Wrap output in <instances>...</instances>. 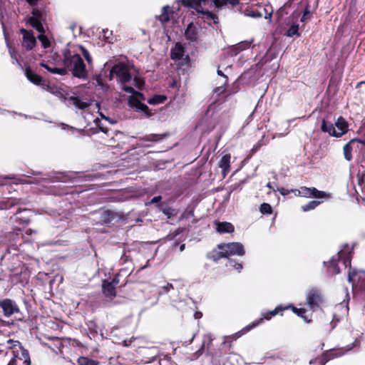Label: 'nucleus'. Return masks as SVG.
I'll return each mask as SVG.
<instances>
[{
	"label": "nucleus",
	"instance_id": "f257e3e1",
	"mask_svg": "<svg viewBox=\"0 0 365 365\" xmlns=\"http://www.w3.org/2000/svg\"><path fill=\"white\" fill-rule=\"evenodd\" d=\"M63 63L66 74L71 71L74 77L85 79L88 76L86 65L76 49L66 48L63 51Z\"/></svg>",
	"mask_w": 365,
	"mask_h": 365
},
{
	"label": "nucleus",
	"instance_id": "f03ea898",
	"mask_svg": "<svg viewBox=\"0 0 365 365\" xmlns=\"http://www.w3.org/2000/svg\"><path fill=\"white\" fill-rule=\"evenodd\" d=\"M123 90L127 93H131L128 98V104L133 110L140 112L148 116L149 108L143 103L145 100V96L138 91L134 90L132 86H124Z\"/></svg>",
	"mask_w": 365,
	"mask_h": 365
},
{
	"label": "nucleus",
	"instance_id": "7ed1b4c3",
	"mask_svg": "<svg viewBox=\"0 0 365 365\" xmlns=\"http://www.w3.org/2000/svg\"><path fill=\"white\" fill-rule=\"evenodd\" d=\"M321 130L324 133H328L331 136L340 138L347 133L348 123L342 117H339L334 124L323 120L321 125Z\"/></svg>",
	"mask_w": 365,
	"mask_h": 365
},
{
	"label": "nucleus",
	"instance_id": "20e7f679",
	"mask_svg": "<svg viewBox=\"0 0 365 365\" xmlns=\"http://www.w3.org/2000/svg\"><path fill=\"white\" fill-rule=\"evenodd\" d=\"M115 76L122 88L132 80V76L129 73L127 66L123 63L116 64L112 67L109 74V79L112 80Z\"/></svg>",
	"mask_w": 365,
	"mask_h": 365
},
{
	"label": "nucleus",
	"instance_id": "39448f33",
	"mask_svg": "<svg viewBox=\"0 0 365 365\" xmlns=\"http://www.w3.org/2000/svg\"><path fill=\"white\" fill-rule=\"evenodd\" d=\"M218 248L221 250L219 255L222 257H229L232 255L242 256L245 254L244 247L240 242L219 245Z\"/></svg>",
	"mask_w": 365,
	"mask_h": 365
},
{
	"label": "nucleus",
	"instance_id": "423d86ee",
	"mask_svg": "<svg viewBox=\"0 0 365 365\" xmlns=\"http://www.w3.org/2000/svg\"><path fill=\"white\" fill-rule=\"evenodd\" d=\"M292 193L295 196L315 198H331L330 194L317 190L315 187H301L299 189H292Z\"/></svg>",
	"mask_w": 365,
	"mask_h": 365
},
{
	"label": "nucleus",
	"instance_id": "0eeeda50",
	"mask_svg": "<svg viewBox=\"0 0 365 365\" xmlns=\"http://www.w3.org/2000/svg\"><path fill=\"white\" fill-rule=\"evenodd\" d=\"M348 281L352 284L353 288L354 287H365V272H356L350 267L348 272Z\"/></svg>",
	"mask_w": 365,
	"mask_h": 365
},
{
	"label": "nucleus",
	"instance_id": "6e6552de",
	"mask_svg": "<svg viewBox=\"0 0 365 365\" xmlns=\"http://www.w3.org/2000/svg\"><path fill=\"white\" fill-rule=\"evenodd\" d=\"M362 144L365 145V141L361 140L358 138H353L351 140H349L346 144L344 145L343 148V153L344 158L347 161H351L352 160V154L351 151L354 148L358 149L359 148V145Z\"/></svg>",
	"mask_w": 365,
	"mask_h": 365
},
{
	"label": "nucleus",
	"instance_id": "1a4fd4ad",
	"mask_svg": "<svg viewBox=\"0 0 365 365\" xmlns=\"http://www.w3.org/2000/svg\"><path fill=\"white\" fill-rule=\"evenodd\" d=\"M176 15H178V14H175L173 11H171L168 6H165L162 9L161 14L159 16H158V19L161 23H165L170 21H172L175 23H178L180 21H181L183 23L185 21H190L189 19H185V17L182 18L181 20L176 19Z\"/></svg>",
	"mask_w": 365,
	"mask_h": 365
},
{
	"label": "nucleus",
	"instance_id": "9d476101",
	"mask_svg": "<svg viewBox=\"0 0 365 365\" xmlns=\"http://www.w3.org/2000/svg\"><path fill=\"white\" fill-rule=\"evenodd\" d=\"M0 307L2 309L4 314L9 317L15 313L19 312V309L16 302L10 299H5L0 302Z\"/></svg>",
	"mask_w": 365,
	"mask_h": 365
},
{
	"label": "nucleus",
	"instance_id": "9b49d317",
	"mask_svg": "<svg viewBox=\"0 0 365 365\" xmlns=\"http://www.w3.org/2000/svg\"><path fill=\"white\" fill-rule=\"evenodd\" d=\"M21 33L23 34L22 46L26 50H31L36 43V40L33 32L21 29Z\"/></svg>",
	"mask_w": 365,
	"mask_h": 365
},
{
	"label": "nucleus",
	"instance_id": "f8f14e48",
	"mask_svg": "<svg viewBox=\"0 0 365 365\" xmlns=\"http://www.w3.org/2000/svg\"><path fill=\"white\" fill-rule=\"evenodd\" d=\"M171 58L173 60H185L189 58L188 54L186 53L185 48L180 43H177L170 51Z\"/></svg>",
	"mask_w": 365,
	"mask_h": 365
},
{
	"label": "nucleus",
	"instance_id": "ddd939ff",
	"mask_svg": "<svg viewBox=\"0 0 365 365\" xmlns=\"http://www.w3.org/2000/svg\"><path fill=\"white\" fill-rule=\"evenodd\" d=\"M320 301V294L316 289L311 290L307 295V302L310 309L314 311L318 307V303Z\"/></svg>",
	"mask_w": 365,
	"mask_h": 365
},
{
	"label": "nucleus",
	"instance_id": "4468645a",
	"mask_svg": "<svg viewBox=\"0 0 365 365\" xmlns=\"http://www.w3.org/2000/svg\"><path fill=\"white\" fill-rule=\"evenodd\" d=\"M351 249L346 245L337 254V259L343 262L344 265L346 267L351 264Z\"/></svg>",
	"mask_w": 365,
	"mask_h": 365
},
{
	"label": "nucleus",
	"instance_id": "2eb2a0df",
	"mask_svg": "<svg viewBox=\"0 0 365 365\" xmlns=\"http://www.w3.org/2000/svg\"><path fill=\"white\" fill-rule=\"evenodd\" d=\"M46 16V11L34 9L28 23H41L46 21H47Z\"/></svg>",
	"mask_w": 365,
	"mask_h": 365
},
{
	"label": "nucleus",
	"instance_id": "dca6fc26",
	"mask_svg": "<svg viewBox=\"0 0 365 365\" xmlns=\"http://www.w3.org/2000/svg\"><path fill=\"white\" fill-rule=\"evenodd\" d=\"M103 293L106 297L113 299L116 295L115 288L112 282L105 280L102 284Z\"/></svg>",
	"mask_w": 365,
	"mask_h": 365
},
{
	"label": "nucleus",
	"instance_id": "f3484780",
	"mask_svg": "<svg viewBox=\"0 0 365 365\" xmlns=\"http://www.w3.org/2000/svg\"><path fill=\"white\" fill-rule=\"evenodd\" d=\"M230 159H231L230 154H225L222 157V158L219 163V166L222 170V174H223L224 177H225L226 175L230 171Z\"/></svg>",
	"mask_w": 365,
	"mask_h": 365
},
{
	"label": "nucleus",
	"instance_id": "a211bd4d",
	"mask_svg": "<svg viewBox=\"0 0 365 365\" xmlns=\"http://www.w3.org/2000/svg\"><path fill=\"white\" fill-rule=\"evenodd\" d=\"M216 225V230L220 233H231L235 230L232 224L227 222H217Z\"/></svg>",
	"mask_w": 365,
	"mask_h": 365
},
{
	"label": "nucleus",
	"instance_id": "6ab92c4d",
	"mask_svg": "<svg viewBox=\"0 0 365 365\" xmlns=\"http://www.w3.org/2000/svg\"><path fill=\"white\" fill-rule=\"evenodd\" d=\"M185 38L191 41H194L197 38V29L195 24H187V27L185 31Z\"/></svg>",
	"mask_w": 365,
	"mask_h": 365
},
{
	"label": "nucleus",
	"instance_id": "aec40b11",
	"mask_svg": "<svg viewBox=\"0 0 365 365\" xmlns=\"http://www.w3.org/2000/svg\"><path fill=\"white\" fill-rule=\"evenodd\" d=\"M252 42L248 41H245L240 42L239 43H237L236 45L233 46L230 50L232 55H237L240 52L242 51L243 50H245L248 48Z\"/></svg>",
	"mask_w": 365,
	"mask_h": 365
},
{
	"label": "nucleus",
	"instance_id": "412c9836",
	"mask_svg": "<svg viewBox=\"0 0 365 365\" xmlns=\"http://www.w3.org/2000/svg\"><path fill=\"white\" fill-rule=\"evenodd\" d=\"M41 66L46 68L48 71L53 74H58L60 76L66 75V68H56V67H51L47 63L42 62L40 63Z\"/></svg>",
	"mask_w": 365,
	"mask_h": 365
},
{
	"label": "nucleus",
	"instance_id": "4be33fe9",
	"mask_svg": "<svg viewBox=\"0 0 365 365\" xmlns=\"http://www.w3.org/2000/svg\"><path fill=\"white\" fill-rule=\"evenodd\" d=\"M68 101L76 108L82 110L86 109L90 105L88 103L83 101L79 98L74 96L69 98Z\"/></svg>",
	"mask_w": 365,
	"mask_h": 365
},
{
	"label": "nucleus",
	"instance_id": "5701e85b",
	"mask_svg": "<svg viewBox=\"0 0 365 365\" xmlns=\"http://www.w3.org/2000/svg\"><path fill=\"white\" fill-rule=\"evenodd\" d=\"M26 78L33 83L38 85L41 82V78L38 75L34 73L30 68H26L25 71Z\"/></svg>",
	"mask_w": 365,
	"mask_h": 365
},
{
	"label": "nucleus",
	"instance_id": "b1692460",
	"mask_svg": "<svg viewBox=\"0 0 365 365\" xmlns=\"http://www.w3.org/2000/svg\"><path fill=\"white\" fill-rule=\"evenodd\" d=\"M72 50L76 49L77 51V53L78 51H81L83 57L85 58L86 61H87L88 65H91L92 63V57L91 56L89 52L82 46H73L71 48Z\"/></svg>",
	"mask_w": 365,
	"mask_h": 365
},
{
	"label": "nucleus",
	"instance_id": "393cba45",
	"mask_svg": "<svg viewBox=\"0 0 365 365\" xmlns=\"http://www.w3.org/2000/svg\"><path fill=\"white\" fill-rule=\"evenodd\" d=\"M271 318H272V317L270 316V314H268V312L262 313V317L259 319L256 320V321L253 322L252 324L247 325L245 329H246L247 331H249L252 329H253L255 327H257V325H259L264 319L269 320Z\"/></svg>",
	"mask_w": 365,
	"mask_h": 365
},
{
	"label": "nucleus",
	"instance_id": "a878e982",
	"mask_svg": "<svg viewBox=\"0 0 365 365\" xmlns=\"http://www.w3.org/2000/svg\"><path fill=\"white\" fill-rule=\"evenodd\" d=\"M293 312L297 314L298 316L301 317L304 319L306 322H311V318L309 315L307 314V311L304 309H297L294 307H292Z\"/></svg>",
	"mask_w": 365,
	"mask_h": 365
},
{
	"label": "nucleus",
	"instance_id": "bb28decb",
	"mask_svg": "<svg viewBox=\"0 0 365 365\" xmlns=\"http://www.w3.org/2000/svg\"><path fill=\"white\" fill-rule=\"evenodd\" d=\"M166 100V97L163 95H155L148 100V103L150 105H157L163 103Z\"/></svg>",
	"mask_w": 365,
	"mask_h": 365
},
{
	"label": "nucleus",
	"instance_id": "cd10ccee",
	"mask_svg": "<svg viewBox=\"0 0 365 365\" xmlns=\"http://www.w3.org/2000/svg\"><path fill=\"white\" fill-rule=\"evenodd\" d=\"M19 359L24 361L23 365H31V364L29 353L28 350H26L24 347H21V356Z\"/></svg>",
	"mask_w": 365,
	"mask_h": 365
},
{
	"label": "nucleus",
	"instance_id": "c85d7f7f",
	"mask_svg": "<svg viewBox=\"0 0 365 365\" xmlns=\"http://www.w3.org/2000/svg\"><path fill=\"white\" fill-rule=\"evenodd\" d=\"M299 25L298 24H292L291 27L286 31L284 34L285 36L288 37H293L294 36H299Z\"/></svg>",
	"mask_w": 365,
	"mask_h": 365
},
{
	"label": "nucleus",
	"instance_id": "c756f323",
	"mask_svg": "<svg viewBox=\"0 0 365 365\" xmlns=\"http://www.w3.org/2000/svg\"><path fill=\"white\" fill-rule=\"evenodd\" d=\"M319 204H320L319 201L312 200V201H310L309 203H307L304 205H302V210L304 212H307V211L315 209Z\"/></svg>",
	"mask_w": 365,
	"mask_h": 365
},
{
	"label": "nucleus",
	"instance_id": "7c9ffc66",
	"mask_svg": "<svg viewBox=\"0 0 365 365\" xmlns=\"http://www.w3.org/2000/svg\"><path fill=\"white\" fill-rule=\"evenodd\" d=\"M46 90L48 92H50L54 95H56L59 97L63 96L62 90L55 86H48L46 88Z\"/></svg>",
	"mask_w": 365,
	"mask_h": 365
},
{
	"label": "nucleus",
	"instance_id": "2f4dec72",
	"mask_svg": "<svg viewBox=\"0 0 365 365\" xmlns=\"http://www.w3.org/2000/svg\"><path fill=\"white\" fill-rule=\"evenodd\" d=\"M79 365H97L95 361L88 359L87 357H80L78 359Z\"/></svg>",
	"mask_w": 365,
	"mask_h": 365
},
{
	"label": "nucleus",
	"instance_id": "473e14b6",
	"mask_svg": "<svg viewBox=\"0 0 365 365\" xmlns=\"http://www.w3.org/2000/svg\"><path fill=\"white\" fill-rule=\"evenodd\" d=\"M329 263V267L331 270L333 274H338V273H339V269L338 265L336 264V259L333 257L330 260V262Z\"/></svg>",
	"mask_w": 365,
	"mask_h": 365
},
{
	"label": "nucleus",
	"instance_id": "72a5a7b5",
	"mask_svg": "<svg viewBox=\"0 0 365 365\" xmlns=\"http://www.w3.org/2000/svg\"><path fill=\"white\" fill-rule=\"evenodd\" d=\"M38 38L44 48H48L50 46L51 43L46 36L41 34L38 35Z\"/></svg>",
	"mask_w": 365,
	"mask_h": 365
},
{
	"label": "nucleus",
	"instance_id": "f704fd0d",
	"mask_svg": "<svg viewBox=\"0 0 365 365\" xmlns=\"http://www.w3.org/2000/svg\"><path fill=\"white\" fill-rule=\"evenodd\" d=\"M272 211V207L268 203H262L260 206V212L262 214H271Z\"/></svg>",
	"mask_w": 365,
	"mask_h": 365
},
{
	"label": "nucleus",
	"instance_id": "c9c22d12",
	"mask_svg": "<svg viewBox=\"0 0 365 365\" xmlns=\"http://www.w3.org/2000/svg\"><path fill=\"white\" fill-rule=\"evenodd\" d=\"M6 344L8 345V349H12L15 348L16 346H19L20 349L21 350L22 345L19 341H15L13 339H9L6 341Z\"/></svg>",
	"mask_w": 365,
	"mask_h": 365
},
{
	"label": "nucleus",
	"instance_id": "e433bc0d",
	"mask_svg": "<svg viewBox=\"0 0 365 365\" xmlns=\"http://www.w3.org/2000/svg\"><path fill=\"white\" fill-rule=\"evenodd\" d=\"M3 31H4V37H5V40H6V42L7 43V46L9 47V53L11 55V57L12 58H14L16 62L18 63V61L16 59V52L14 51V49H12L10 46H9V44L8 43V38H7V35L6 34V31H5V28L4 26H3Z\"/></svg>",
	"mask_w": 365,
	"mask_h": 365
},
{
	"label": "nucleus",
	"instance_id": "4c0bfd02",
	"mask_svg": "<svg viewBox=\"0 0 365 365\" xmlns=\"http://www.w3.org/2000/svg\"><path fill=\"white\" fill-rule=\"evenodd\" d=\"M162 138L161 135L158 134H150L146 135L143 139L146 141L157 142Z\"/></svg>",
	"mask_w": 365,
	"mask_h": 365
},
{
	"label": "nucleus",
	"instance_id": "58836bf2",
	"mask_svg": "<svg viewBox=\"0 0 365 365\" xmlns=\"http://www.w3.org/2000/svg\"><path fill=\"white\" fill-rule=\"evenodd\" d=\"M144 83H145L144 80L142 78H135L133 80L134 86L139 89H140L143 86Z\"/></svg>",
	"mask_w": 365,
	"mask_h": 365
},
{
	"label": "nucleus",
	"instance_id": "ea45409f",
	"mask_svg": "<svg viewBox=\"0 0 365 365\" xmlns=\"http://www.w3.org/2000/svg\"><path fill=\"white\" fill-rule=\"evenodd\" d=\"M288 307H284L283 309H287ZM282 310V308L281 307H277L273 311L268 312V314H270V316L272 317L275 316L277 314H278L280 311Z\"/></svg>",
	"mask_w": 365,
	"mask_h": 365
},
{
	"label": "nucleus",
	"instance_id": "a19ab883",
	"mask_svg": "<svg viewBox=\"0 0 365 365\" xmlns=\"http://www.w3.org/2000/svg\"><path fill=\"white\" fill-rule=\"evenodd\" d=\"M229 266L232 267L238 270H240L242 268V265L240 263H237L233 260L229 261Z\"/></svg>",
	"mask_w": 365,
	"mask_h": 365
},
{
	"label": "nucleus",
	"instance_id": "79ce46f5",
	"mask_svg": "<svg viewBox=\"0 0 365 365\" xmlns=\"http://www.w3.org/2000/svg\"><path fill=\"white\" fill-rule=\"evenodd\" d=\"M292 189L291 190H288V189H285L284 187H278L277 188V191H279L280 192V194L282 195H287L289 193H292Z\"/></svg>",
	"mask_w": 365,
	"mask_h": 365
},
{
	"label": "nucleus",
	"instance_id": "37998d69",
	"mask_svg": "<svg viewBox=\"0 0 365 365\" xmlns=\"http://www.w3.org/2000/svg\"><path fill=\"white\" fill-rule=\"evenodd\" d=\"M173 210L171 208H165L163 210V212L168 217V218H170L173 215Z\"/></svg>",
	"mask_w": 365,
	"mask_h": 365
},
{
	"label": "nucleus",
	"instance_id": "c03bdc74",
	"mask_svg": "<svg viewBox=\"0 0 365 365\" xmlns=\"http://www.w3.org/2000/svg\"><path fill=\"white\" fill-rule=\"evenodd\" d=\"M162 197L161 196H156V197H154L150 202H147L145 205H150V204H153V203H157L158 202H160L161 200Z\"/></svg>",
	"mask_w": 365,
	"mask_h": 365
},
{
	"label": "nucleus",
	"instance_id": "a18cd8bd",
	"mask_svg": "<svg viewBox=\"0 0 365 365\" xmlns=\"http://www.w3.org/2000/svg\"><path fill=\"white\" fill-rule=\"evenodd\" d=\"M21 357H18L16 354L14 355V357L11 359L8 365H17V361Z\"/></svg>",
	"mask_w": 365,
	"mask_h": 365
},
{
	"label": "nucleus",
	"instance_id": "49530a36",
	"mask_svg": "<svg viewBox=\"0 0 365 365\" xmlns=\"http://www.w3.org/2000/svg\"><path fill=\"white\" fill-rule=\"evenodd\" d=\"M309 15H310L309 11L307 9H306V10L304 11V14H303V16H302V19H301V21H307V20L309 19V17H308V16H309Z\"/></svg>",
	"mask_w": 365,
	"mask_h": 365
},
{
	"label": "nucleus",
	"instance_id": "de8ad7c7",
	"mask_svg": "<svg viewBox=\"0 0 365 365\" xmlns=\"http://www.w3.org/2000/svg\"><path fill=\"white\" fill-rule=\"evenodd\" d=\"M173 288V287L171 284H168L167 286L163 287L165 292H168L170 290V289Z\"/></svg>",
	"mask_w": 365,
	"mask_h": 365
},
{
	"label": "nucleus",
	"instance_id": "09e8293b",
	"mask_svg": "<svg viewBox=\"0 0 365 365\" xmlns=\"http://www.w3.org/2000/svg\"><path fill=\"white\" fill-rule=\"evenodd\" d=\"M35 26V28L36 29L37 31H38L39 32H41V30L43 29V24H34Z\"/></svg>",
	"mask_w": 365,
	"mask_h": 365
},
{
	"label": "nucleus",
	"instance_id": "8fccbe9b",
	"mask_svg": "<svg viewBox=\"0 0 365 365\" xmlns=\"http://www.w3.org/2000/svg\"><path fill=\"white\" fill-rule=\"evenodd\" d=\"M205 339H207L210 342H212L213 340L212 336L211 334H207L205 336Z\"/></svg>",
	"mask_w": 365,
	"mask_h": 365
},
{
	"label": "nucleus",
	"instance_id": "3c124183",
	"mask_svg": "<svg viewBox=\"0 0 365 365\" xmlns=\"http://www.w3.org/2000/svg\"><path fill=\"white\" fill-rule=\"evenodd\" d=\"M37 0H26V1L30 4L33 5L36 2Z\"/></svg>",
	"mask_w": 365,
	"mask_h": 365
},
{
	"label": "nucleus",
	"instance_id": "603ef678",
	"mask_svg": "<svg viewBox=\"0 0 365 365\" xmlns=\"http://www.w3.org/2000/svg\"><path fill=\"white\" fill-rule=\"evenodd\" d=\"M113 283V284L114 285V287L118 283V279H117L116 278L113 279V281L111 282Z\"/></svg>",
	"mask_w": 365,
	"mask_h": 365
},
{
	"label": "nucleus",
	"instance_id": "864d4df0",
	"mask_svg": "<svg viewBox=\"0 0 365 365\" xmlns=\"http://www.w3.org/2000/svg\"><path fill=\"white\" fill-rule=\"evenodd\" d=\"M185 244L181 245L180 247V252H182L185 250Z\"/></svg>",
	"mask_w": 365,
	"mask_h": 365
},
{
	"label": "nucleus",
	"instance_id": "5fc2aeb1",
	"mask_svg": "<svg viewBox=\"0 0 365 365\" xmlns=\"http://www.w3.org/2000/svg\"><path fill=\"white\" fill-rule=\"evenodd\" d=\"M203 347H204V344H202V348L200 350H198L197 351V353L199 354H201L202 353Z\"/></svg>",
	"mask_w": 365,
	"mask_h": 365
},
{
	"label": "nucleus",
	"instance_id": "6e6d98bb",
	"mask_svg": "<svg viewBox=\"0 0 365 365\" xmlns=\"http://www.w3.org/2000/svg\"><path fill=\"white\" fill-rule=\"evenodd\" d=\"M245 328H246V327L242 329V333L241 334H239V336H241V335H242V334H245V333L247 332V331H246Z\"/></svg>",
	"mask_w": 365,
	"mask_h": 365
},
{
	"label": "nucleus",
	"instance_id": "4d7b16f0",
	"mask_svg": "<svg viewBox=\"0 0 365 365\" xmlns=\"http://www.w3.org/2000/svg\"><path fill=\"white\" fill-rule=\"evenodd\" d=\"M217 73H218V75H220V76H224V74H223V73H222L221 71H220V70H218V71H217Z\"/></svg>",
	"mask_w": 365,
	"mask_h": 365
},
{
	"label": "nucleus",
	"instance_id": "13d9d810",
	"mask_svg": "<svg viewBox=\"0 0 365 365\" xmlns=\"http://www.w3.org/2000/svg\"><path fill=\"white\" fill-rule=\"evenodd\" d=\"M333 354L332 353H329V354H326V357H329V359L331 358V356H332Z\"/></svg>",
	"mask_w": 365,
	"mask_h": 365
},
{
	"label": "nucleus",
	"instance_id": "bf43d9fd",
	"mask_svg": "<svg viewBox=\"0 0 365 365\" xmlns=\"http://www.w3.org/2000/svg\"><path fill=\"white\" fill-rule=\"evenodd\" d=\"M103 32L105 33V34H104L105 37H106V38H108V36H107V32H108V31H106L104 29H103Z\"/></svg>",
	"mask_w": 365,
	"mask_h": 365
},
{
	"label": "nucleus",
	"instance_id": "052dcab7",
	"mask_svg": "<svg viewBox=\"0 0 365 365\" xmlns=\"http://www.w3.org/2000/svg\"><path fill=\"white\" fill-rule=\"evenodd\" d=\"M100 115L101 116V118L106 119V120H108V118H106L103 114H102L101 113H100Z\"/></svg>",
	"mask_w": 365,
	"mask_h": 365
},
{
	"label": "nucleus",
	"instance_id": "680f3d73",
	"mask_svg": "<svg viewBox=\"0 0 365 365\" xmlns=\"http://www.w3.org/2000/svg\"><path fill=\"white\" fill-rule=\"evenodd\" d=\"M267 187L270 188V189H272V185H271V183L270 182H268L267 185Z\"/></svg>",
	"mask_w": 365,
	"mask_h": 365
},
{
	"label": "nucleus",
	"instance_id": "e2e57ef3",
	"mask_svg": "<svg viewBox=\"0 0 365 365\" xmlns=\"http://www.w3.org/2000/svg\"><path fill=\"white\" fill-rule=\"evenodd\" d=\"M123 344H124V346H128V344L127 343V341H123Z\"/></svg>",
	"mask_w": 365,
	"mask_h": 365
},
{
	"label": "nucleus",
	"instance_id": "0e129e2a",
	"mask_svg": "<svg viewBox=\"0 0 365 365\" xmlns=\"http://www.w3.org/2000/svg\"><path fill=\"white\" fill-rule=\"evenodd\" d=\"M363 83L362 82H360L357 84V87L359 86L361 84H362Z\"/></svg>",
	"mask_w": 365,
	"mask_h": 365
},
{
	"label": "nucleus",
	"instance_id": "69168bd1",
	"mask_svg": "<svg viewBox=\"0 0 365 365\" xmlns=\"http://www.w3.org/2000/svg\"><path fill=\"white\" fill-rule=\"evenodd\" d=\"M354 346H351V347L349 348V349H351L353 348Z\"/></svg>",
	"mask_w": 365,
	"mask_h": 365
},
{
	"label": "nucleus",
	"instance_id": "338daca9",
	"mask_svg": "<svg viewBox=\"0 0 365 365\" xmlns=\"http://www.w3.org/2000/svg\"><path fill=\"white\" fill-rule=\"evenodd\" d=\"M322 365H324V364H325V362H323V361H322Z\"/></svg>",
	"mask_w": 365,
	"mask_h": 365
}]
</instances>
